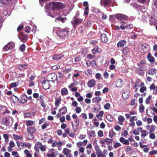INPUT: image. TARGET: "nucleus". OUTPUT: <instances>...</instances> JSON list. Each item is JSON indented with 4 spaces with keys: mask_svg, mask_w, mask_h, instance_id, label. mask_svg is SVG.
<instances>
[{
    "mask_svg": "<svg viewBox=\"0 0 157 157\" xmlns=\"http://www.w3.org/2000/svg\"><path fill=\"white\" fill-rule=\"evenodd\" d=\"M64 55L62 54L56 55L53 56L52 58L54 60H59L64 57Z\"/></svg>",
    "mask_w": 157,
    "mask_h": 157,
    "instance_id": "obj_20",
    "label": "nucleus"
},
{
    "mask_svg": "<svg viewBox=\"0 0 157 157\" xmlns=\"http://www.w3.org/2000/svg\"><path fill=\"white\" fill-rule=\"evenodd\" d=\"M123 85V82L121 79L117 80L116 83V86L117 87H120Z\"/></svg>",
    "mask_w": 157,
    "mask_h": 157,
    "instance_id": "obj_29",
    "label": "nucleus"
},
{
    "mask_svg": "<svg viewBox=\"0 0 157 157\" xmlns=\"http://www.w3.org/2000/svg\"><path fill=\"white\" fill-rule=\"evenodd\" d=\"M40 150L42 151H45L46 150V146L45 145H42L40 148Z\"/></svg>",
    "mask_w": 157,
    "mask_h": 157,
    "instance_id": "obj_63",
    "label": "nucleus"
},
{
    "mask_svg": "<svg viewBox=\"0 0 157 157\" xmlns=\"http://www.w3.org/2000/svg\"><path fill=\"white\" fill-rule=\"evenodd\" d=\"M113 141V140L112 139H105L102 140L101 141V144H104L106 143L108 145H109Z\"/></svg>",
    "mask_w": 157,
    "mask_h": 157,
    "instance_id": "obj_7",
    "label": "nucleus"
},
{
    "mask_svg": "<svg viewBox=\"0 0 157 157\" xmlns=\"http://www.w3.org/2000/svg\"><path fill=\"white\" fill-rule=\"evenodd\" d=\"M129 113V114H125V115L127 119H129L131 117V115L136 114L137 112L134 111H130Z\"/></svg>",
    "mask_w": 157,
    "mask_h": 157,
    "instance_id": "obj_30",
    "label": "nucleus"
},
{
    "mask_svg": "<svg viewBox=\"0 0 157 157\" xmlns=\"http://www.w3.org/2000/svg\"><path fill=\"white\" fill-rule=\"evenodd\" d=\"M42 85L43 88L45 90L48 89L50 86L49 82L47 80L44 81Z\"/></svg>",
    "mask_w": 157,
    "mask_h": 157,
    "instance_id": "obj_9",
    "label": "nucleus"
},
{
    "mask_svg": "<svg viewBox=\"0 0 157 157\" xmlns=\"http://www.w3.org/2000/svg\"><path fill=\"white\" fill-rule=\"evenodd\" d=\"M65 7V5L60 2H50L49 3L47 4L46 6V8L48 9L51 8L52 9V11L56 10L63 9Z\"/></svg>",
    "mask_w": 157,
    "mask_h": 157,
    "instance_id": "obj_2",
    "label": "nucleus"
},
{
    "mask_svg": "<svg viewBox=\"0 0 157 157\" xmlns=\"http://www.w3.org/2000/svg\"><path fill=\"white\" fill-rule=\"evenodd\" d=\"M137 1L140 3L143 4L146 3L147 4L149 2V0H137Z\"/></svg>",
    "mask_w": 157,
    "mask_h": 157,
    "instance_id": "obj_47",
    "label": "nucleus"
},
{
    "mask_svg": "<svg viewBox=\"0 0 157 157\" xmlns=\"http://www.w3.org/2000/svg\"><path fill=\"white\" fill-rule=\"evenodd\" d=\"M87 134L90 137H94L96 136V132L94 130H90L88 131Z\"/></svg>",
    "mask_w": 157,
    "mask_h": 157,
    "instance_id": "obj_18",
    "label": "nucleus"
},
{
    "mask_svg": "<svg viewBox=\"0 0 157 157\" xmlns=\"http://www.w3.org/2000/svg\"><path fill=\"white\" fill-rule=\"evenodd\" d=\"M99 48H98L97 47L93 49L92 52L93 54H95L96 52H98L99 51Z\"/></svg>",
    "mask_w": 157,
    "mask_h": 157,
    "instance_id": "obj_58",
    "label": "nucleus"
},
{
    "mask_svg": "<svg viewBox=\"0 0 157 157\" xmlns=\"http://www.w3.org/2000/svg\"><path fill=\"white\" fill-rule=\"evenodd\" d=\"M61 93L62 95H66L68 93V91L67 89L66 88H64L62 89Z\"/></svg>",
    "mask_w": 157,
    "mask_h": 157,
    "instance_id": "obj_35",
    "label": "nucleus"
},
{
    "mask_svg": "<svg viewBox=\"0 0 157 157\" xmlns=\"http://www.w3.org/2000/svg\"><path fill=\"white\" fill-rule=\"evenodd\" d=\"M21 99L20 101L21 103H25L28 99L27 96L25 95H23L21 96L20 97Z\"/></svg>",
    "mask_w": 157,
    "mask_h": 157,
    "instance_id": "obj_13",
    "label": "nucleus"
},
{
    "mask_svg": "<svg viewBox=\"0 0 157 157\" xmlns=\"http://www.w3.org/2000/svg\"><path fill=\"white\" fill-rule=\"evenodd\" d=\"M63 145V143L61 141L57 142L56 141H54L52 144V147H54L57 146H61Z\"/></svg>",
    "mask_w": 157,
    "mask_h": 157,
    "instance_id": "obj_12",
    "label": "nucleus"
},
{
    "mask_svg": "<svg viewBox=\"0 0 157 157\" xmlns=\"http://www.w3.org/2000/svg\"><path fill=\"white\" fill-rule=\"evenodd\" d=\"M96 84V82L95 80L91 79L87 83V85L90 88L94 87Z\"/></svg>",
    "mask_w": 157,
    "mask_h": 157,
    "instance_id": "obj_14",
    "label": "nucleus"
},
{
    "mask_svg": "<svg viewBox=\"0 0 157 157\" xmlns=\"http://www.w3.org/2000/svg\"><path fill=\"white\" fill-rule=\"evenodd\" d=\"M125 24H126V23H125L124 21H122L121 22V25L120 26V27L121 29L122 30H124L125 28H126L125 26L123 25H124Z\"/></svg>",
    "mask_w": 157,
    "mask_h": 157,
    "instance_id": "obj_55",
    "label": "nucleus"
},
{
    "mask_svg": "<svg viewBox=\"0 0 157 157\" xmlns=\"http://www.w3.org/2000/svg\"><path fill=\"white\" fill-rule=\"evenodd\" d=\"M76 145L78 148L82 147V146H83L82 142L80 141L76 143Z\"/></svg>",
    "mask_w": 157,
    "mask_h": 157,
    "instance_id": "obj_61",
    "label": "nucleus"
},
{
    "mask_svg": "<svg viewBox=\"0 0 157 157\" xmlns=\"http://www.w3.org/2000/svg\"><path fill=\"white\" fill-rule=\"evenodd\" d=\"M0 2L2 4H6L10 2H12V0H0Z\"/></svg>",
    "mask_w": 157,
    "mask_h": 157,
    "instance_id": "obj_48",
    "label": "nucleus"
},
{
    "mask_svg": "<svg viewBox=\"0 0 157 157\" xmlns=\"http://www.w3.org/2000/svg\"><path fill=\"white\" fill-rule=\"evenodd\" d=\"M42 145V144L40 142H37L36 143L35 146V150L36 151H39V148H40Z\"/></svg>",
    "mask_w": 157,
    "mask_h": 157,
    "instance_id": "obj_26",
    "label": "nucleus"
},
{
    "mask_svg": "<svg viewBox=\"0 0 157 157\" xmlns=\"http://www.w3.org/2000/svg\"><path fill=\"white\" fill-rule=\"evenodd\" d=\"M122 96L124 98L127 99L129 97V93L128 92H124L122 93Z\"/></svg>",
    "mask_w": 157,
    "mask_h": 157,
    "instance_id": "obj_37",
    "label": "nucleus"
},
{
    "mask_svg": "<svg viewBox=\"0 0 157 157\" xmlns=\"http://www.w3.org/2000/svg\"><path fill=\"white\" fill-rule=\"evenodd\" d=\"M126 44V42L124 40H121L117 44V46L118 47H123Z\"/></svg>",
    "mask_w": 157,
    "mask_h": 157,
    "instance_id": "obj_19",
    "label": "nucleus"
},
{
    "mask_svg": "<svg viewBox=\"0 0 157 157\" xmlns=\"http://www.w3.org/2000/svg\"><path fill=\"white\" fill-rule=\"evenodd\" d=\"M101 41L104 42L106 43L108 40V39L106 36V35L105 34H102L101 36Z\"/></svg>",
    "mask_w": 157,
    "mask_h": 157,
    "instance_id": "obj_27",
    "label": "nucleus"
},
{
    "mask_svg": "<svg viewBox=\"0 0 157 157\" xmlns=\"http://www.w3.org/2000/svg\"><path fill=\"white\" fill-rule=\"evenodd\" d=\"M57 78L56 74L55 73H51L48 75L47 76V80L49 81H54Z\"/></svg>",
    "mask_w": 157,
    "mask_h": 157,
    "instance_id": "obj_4",
    "label": "nucleus"
},
{
    "mask_svg": "<svg viewBox=\"0 0 157 157\" xmlns=\"http://www.w3.org/2000/svg\"><path fill=\"white\" fill-rule=\"evenodd\" d=\"M101 100V98L99 96L94 97L92 99L93 103H98L100 102Z\"/></svg>",
    "mask_w": 157,
    "mask_h": 157,
    "instance_id": "obj_15",
    "label": "nucleus"
},
{
    "mask_svg": "<svg viewBox=\"0 0 157 157\" xmlns=\"http://www.w3.org/2000/svg\"><path fill=\"white\" fill-rule=\"evenodd\" d=\"M17 147L20 149H23L24 148V143L21 142H17Z\"/></svg>",
    "mask_w": 157,
    "mask_h": 157,
    "instance_id": "obj_36",
    "label": "nucleus"
},
{
    "mask_svg": "<svg viewBox=\"0 0 157 157\" xmlns=\"http://www.w3.org/2000/svg\"><path fill=\"white\" fill-rule=\"evenodd\" d=\"M118 120L119 121L118 124L120 125H123L124 121L125 120L124 117L123 116L121 115L118 117Z\"/></svg>",
    "mask_w": 157,
    "mask_h": 157,
    "instance_id": "obj_22",
    "label": "nucleus"
},
{
    "mask_svg": "<svg viewBox=\"0 0 157 157\" xmlns=\"http://www.w3.org/2000/svg\"><path fill=\"white\" fill-rule=\"evenodd\" d=\"M18 85L17 82H14L10 84V87L12 88L16 87Z\"/></svg>",
    "mask_w": 157,
    "mask_h": 157,
    "instance_id": "obj_59",
    "label": "nucleus"
},
{
    "mask_svg": "<svg viewBox=\"0 0 157 157\" xmlns=\"http://www.w3.org/2000/svg\"><path fill=\"white\" fill-rule=\"evenodd\" d=\"M27 131L28 133L31 134L34 133L36 132L35 129L33 127L28 128Z\"/></svg>",
    "mask_w": 157,
    "mask_h": 157,
    "instance_id": "obj_23",
    "label": "nucleus"
},
{
    "mask_svg": "<svg viewBox=\"0 0 157 157\" xmlns=\"http://www.w3.org/2000/svg\"><path fill=\"white\" fill-rule=\"evenodd\" d=\"M98 135L99 137H102L103 136V132L102 130H99L98 132Z\"/></svg>",
    "mask_w": 157,
    "mask_h": 157,
    "instance_id": "obj_56",
    "label": "nucleus"
},
{
    "mask_svg": "<svg viewBox=\"0 0 157 157\" xmlns=\"http://www.w3.org/2000/svg\"><path fill=\"white\" fill-rule=\"evenodd\" d=\"M116 17L118 20H126L128 18V17L124 14L120 13L117 14L115 15Z\"/></svg>",
    "mask_w": 157,
    "mask_h": 157,
    "instance_id": "obj_5",
    "label": "nucleus"
},
{
    "mask_svg": "<svg viewBox=\"0 0 157 157\" xmlns=\"http://www.w3.org/2000/svg\"><path fill=\"white\" fill-rule=\"evenodd\" d=\"M34 124V122L33 121L29 120L26 121V125L28 126L32 125Z\"/></svg>",
    "mask_w": 157,
    "mask_h": 157,
    "instance_id": "obj_51",
    "label": "nucleus"
},
{
    "mask_svg": "<svg viewBox=\"0 0 157 157\" xmlns=\"http://www.w3.org/2000/svg\"><path fill=\"white\" fill-rule=\"evenodd\" d=\"M101 75L99 73H96L95 77L98 80H100L101 79Z\"/></svg>",
    "mask_w": 157,
    "mask_h": 157,
    "instance_id": "obj_57",
    "label": "nucleus"
},
{
    "mask_svg": "<svg viewBox=\"0 0 157 157\" xmlns=\"http://www.w3.org/2000/svg\"><path fill=\"white\" fill-rule=\"evenodd\" d=\"M104 114V112L102 111L99 112V113L96 115V117H98L100 119H101V117L103 116Z\"/></svg>",
    "mask_w": 157,
    "mask_h": 157,
    "instance_id": "obj_40",
    "label": "nucleus"
},
{
    "mask_svg": "<svg viewBox=\"0 0 157 157\" xmlns=\"http://www.w3.org/2000/svg\"><path fill=\"white\" fill-rule=\"evenodd\" d=\"M156 126L155 125H152L151 126V128L149 131V133H151L153 132L155 130Z\"/></svg>",
    "mask_w": 157,
    "mask_h": 157,
    "instance_id": "obj_46",
    "label": "nucleus"
},
{
    "mask_svg": "<svg viewBox=\"0 0 157 157\" xmlns=\"http://www.w3.org/2000/svg\"><path fill=\"white\" fill-rule=\"evenodd\" d=\"M67 112V109L65 106L62 107L59 110V113H60L61 114H62V115L66 113Z\"/></svg>",
    "mask_w": 157,
    "mask_h": 157,
    "instance_id": "obj_25",
    "label": "nucleus"
},
{
    "mask_svg": "<svg viewBox=\"0 0 157 157\" xmlns=\"http://www.w3.org/2000/svg\"><path fill=\"white\" fill-rule=\"evenodd\" d=\"M150 90H153V92L155 94H157V86L155 87L154 83L151 84L149 87Z\"/></svg>",
    "mask_w": 157,
    "mask_h": 157,
    "instance_id": "obj_21",
    "label": "nucleus"
},
{
    "mask_svg": "<svg viewBox=\"0 0 157 157\" xmlns=\"http://www.w3.org/2000/svg\"><path fill=\"white\" fill-rule=\"evenodd\" d=\"M145 108L142 104H140L139 106V111L140 113H143L144 111Z\"/></svg>",
    "mask_w": 157,
    "mask_h": 157,
    "instance_id": "obj_41",
    "label": "nucleus"
},
{
    "mask_svg": "<svg viewBox=\"0 0 157 157\" xmlns=\"http://www.w3.org/2000/svg\"><path fill=\"white\" fill-rule=\"evenodd\" d=\"M149 50V47L148 45L145 44L143 45L142 46L141 52L143 53H146Z\"/></svg>",
    "mask_w": 157,
    "mask_h": 157,
    "instance_id": "obj_8",
    "label": "nucleus"
},
{
    "mask_svg": "<svg viewBox=\"0 0 157 157\" xmlns=\"http://www.w3.org/2000/svg\"><path fill=\"white\" fill-rule=\"evenodd\" d=\"M95 150L96 151V154L97 156H100L103 155L102 151L100 149V148L98 146L95 147Z\"/></svg>",
    "mask_w": 157,
    "mask_h": 157,
    "instance_id": "obj_28",
    "label": "nucleus"
},
{
    "mask_svg": "<svg viewBox=\"0 0 157 157\" xmlns=\"http://www.w3.org/2000/svg\"><path fill=\"white\" fill-rule=\"evenodd\" d=\"M14 46V44L13 42H10L8 43L6 45L4 46L3 49H7V47L9 48L10 49H13Z\"/></svg>",
    "mask_w": 157,
    "mask_h": 157,
    "instance_id": "obj_16",
    "label": "nucleus"
},
{
    "mask_svg": "<svg viewBox=\"0 0 157 157\" xmlns=\"http://www.w3.org/2000/svg\"><path fill=\"white\" fill-rule=\"evenodd\" d=\"M69 29L65 28L64 29H61L59 27H55L53 29V32L56 33L57 36L61 39L64 38L68 34Z\"/></svg>",
    "mask_w": 157,
    "mask_h": 157,
    "instance_id": "obj_1",
    "label": "nucleus"
},
{
    "mask_svg": "<svg viewBox=\"0 0 157 157\" xmlns=\"http://www.w3.org/2000/svg\"><path fill=\"white\" fill-rule=\"evenodd\" d=\"M83 19L80 18H74L72 21L71 23L75 27L80 24L82 21Z\"/></svg>",
    "mask_w": 157,
    "mask_h": 157,
    "instance_id": "obj_3",
    "label": "nucleus"
},
{
    "mask_svg": "<svg viewBox=\"0 0 157 157\" xmlns=\"http://www.w3.org/2000/svg\"><path fill=\"white\" fill-rule=\"evenodd\" d=\"M111 3V0H101L100 4L105 7L108 6Z\"/></svg>",
    "mask_w": 157,
    "mask_h": 157,
    "instance_id": "obj_6",
    "label": "nucleus"
},
{
    "mask_svg": "<svg viewBox=\"0 0 157 157\" xmlns=\"http://www.w3.org/2000/svg\"><path fill=\"white\" fill-rule=\"evenodd\" d=\"M67 19L66 17L62 18L60 16H59L55 18V21H56L57 20L59 21H61L62 23H64L67 21Z\"/></svg>",
    "mask_w": 157,
    "mask_h": 157,
    "instance_id": "obj_24",
    "label": "nucleus"
},
{
    "mask_svg": "<svg viewBox=\"0 0 157 157\" xmlns=\"http://www.w3.org/2000/svg\"><path fill=\"white\" fill-rule=\"evenodd\" d=\"M63 152L64 154L65 155L67 153H71V150H70L69 149L66 148H64L63 150Z\"/></svg>",
    "mask_w": 157,
    "mask_h": 157,
    "instance_id": "obj_42",
    "label": "nucleus"
},
{
    "mask_svg": "<svg viewBox=\"0 0 157 157\" xmlns=\"http://www.w3.org/2000/svg\"><path fill=\"white\" fill-rule=\"evenodd\" d=\"M24 148L25 147L30 148L31 147L30 144L29 143H24Z\"/></svg>",
    "mask_w": 157,
    "mask_h": 157,
    "instance_id": "obj_62",
    "label": "nucleus"
},
{
    "mask_svg": "<svg viewBox=\"0 0 157 157\" xmlns=\"http://www.w3.org/2000/svg\"><path fill=\"white\" fill-rule=\"evenodd\" d=\"M116 133L113 130H111L109 132V136L110 138H112L113 136H115Z\"/></svg>",
    "mask_w": 157,
    "mask_h": 157,
    "instance_id": "obj_44",
    "label": "nucleus"
},
{
    "mask_svg": "<svg viewBox=\"0 0 157 157\" xmlns=\"http://www.w3.org/2000/svg\"><path fill=\"white\" fill-rule=\"evenodd\" d=\"M146 87L145 86H143L141 87L140 90V91L141 93H143L146 90Z\"/></svg>",
    "mask_w": 157,
    "mask_h": 157,
    "instance_id": "obj_64",
    "label": "nucleus"
},
{
    "mask_svg": "<svg viewBox=\"0 0 157 157\" xmlns=\"http://www.w3.org/2000/svg\"><path fill=\"white\" fill-rule=\"evenodd\" d=\"M130 121H137L138 119L137 117L134 116L132 117H130L129 119Z\"/></svg>",
    "mask_w": 157,
    "mask_h": 157,
    "instance_id": "obj_38",
    "label": "nucleus"
},
{
    "mask_svg": "<svg viewBox=\"0 0 157 157\" xmlns=\"http://www.w3.org/2000/svg\"><path fill=\"white\" fill-rule=\"evenodd\" d=\"M152 97L151 95H149L146 99L145 103L147 104H148L150 103V101L152 99Z\"/></svg>",
    "mask_w": 157,
    "mask_h": 157,
    "instance_id": "obj_39",
    "label": "nucleus"
},
{
    "mask_svg": "<svg viewBox=\"0 0 157 157\" xmlns=\"http://www.w3.org/2000/svg\"><path fill=\"white\" fill-rule=\"evenodd\" d=\"M77 82H73L71 83L70 85L68 86V88L71 89L73 88L75 86H77Z\"/></svg>",
    "mask_w": 157,
    "mask_h": 157,
    "instance_id": "obj_45",
    "label": "nucleus"
},
{
    "mask_svg": "<svg viewBox=\"0 0 157 157\" xmlns=\"http://www.w3.org/2000/svg\"><path fill=\"white\" fill-rule=\"evenodd\" d=\"M61 101V99L60 98H57L56 99V101L55 102V105L56 106L58 107L59 105V103Z\"/></svg>",
    "mask_w": 157,
    "mask_h": 157,
    "instance_id": "obj_49",
    "label": "nucleus"
},
{
    "mask_svg": "<svg viewBox=\"0 0 157 157\" xmlns=\"http://www.w3.org/2000/svg\"><path fill=\"white\" fill-rule=\"evenodd\" d=\"M121 144L119 143L116 142L113 145V147L115 148H117L121 146Z\"/></svg>",
    "mask_w": 157,
    "mask_h": 157,
    "instance_id": "obj_52",
    "label": "nucleus"
},
{
    "mask_svg": "<svg viewBox=\"0 0 157 157\" xmlns=\"http://www.w3.org/2000/svg\"><path fill=\"white\" fill-rule=\"evenodd\" d=\"M149 132L145 130H143L141 132V136L142 137L144 138L147 136Z\"/></svg>",
    "mask_w": 157,
    "mask_h": 157,
    "instance_id": "obj_33",
    "label": "nucleus"
},
{
    "mask_svg": "<svg viewBox=\"0 0 157 157\" xmlns=\"http://www.w3.org/2000/svg\"><path fill=\"white\" fill-rule=\"evenodd\" d=\"M149 137L152 139H154L155 138L156 136L155 134L153 133H149Z\"/></svg>",
    "mask_w": 157,
    "mask_h": 157,
    "instance_id": "obj_54",
    "label": "nucleus"
},
{
    "mask_svg": "<svg viewBox=\"0 0 157 157\" xmlns=\"http://www.w3.org/2000/svg\"><path fill=\"white\" fill-rule=\"evenodd\" d=\"M25 117H30L32 116V114L30 112L26 113L24 114Z\"/></svg>",
    "mask_w": 157,
    "mask_h": 157,
    "instance_id": "obj_60",
    "label": "nucleus"
},
{
    "mask_svg": "<svg viewBox=\"0 0 157 157\" xmlns=\"http://www.w3.org/2000/svg\"><path fill=\"white\" fill-rule=\"evenodd\" d=\"M27 67L26 65L22 64L19 65L18 66V68L20 70H24L26 69Z\"/></svg>",
    "mask_w": 157,
    "mask_h": 157,
    "instance_id": "obj_32",
    "label": "nucleus"
},
{
    "mask_svg": "<svg viewBox=\"0 0 157 157\" xmlns=\"http://www.w3.org/2000/svg\"><path fill=\"white\" fill-rule=\"evenodd\" d=\"M13 136L14 139L15 140H23V138L21 136H19L15 134H13Z\"/></svg>",
    "mask_w": 157,
    "mask_h": 157,
    "instance_id": "obj_34",
    "label": "nucleus"
},
{
    "mask_svg": "<svg viewBox=\"0 0 157 157\" xmlns=\"http://www.w3.org/2000/svg\"><path fill=\"white\" fill-rule=\"evenodd\" d=\"M11 154L14 157H20L17 151H13L12 152Z\"/></svg>",
    "mask_w": 157,
    "mask_h": 157,
    "instance_id": "obj_50",
    "label": "nucleus"
},
{
    "mask_svg": "<svg viewBox=\"0 0 157 157\" xmlns=\"http://www.w3.org/2000/svg\"><path fill=\"white\" fill-rule=\"evenodd\" d=\"M157 73V70L155 68H152L149 70L148 72V73L150 75H154Z\"/></svg>",
    "mask_w": 157,
    "mask_h": 157,
    "instance_id": "obj_17",
    "label": "nucleus"
},
{
    "mask_svg": "<svg viewBox=\"0 0 157 157\" xmlns=\"http://www.w3.org/2000/svg\"><path fill=\"white\" fill-rule=\"evenodd\" d=\"M129 49L128 48H124L122 51L123 53L125 55H126L127 54V53L129 52Z\"/></svg>",
    "mask_w": 157,
    "mask_h": 157,
    "instance_id": "obj_43",
    "label": "nucleus"
},
{
    "mask_svg": "<svg viewBox=\"0 0 157 157\" xmlns=\"http://www.w3.org/2000/svg\"><path fill=\"white\" fill-rule=\"evenodd\" d=\"M119 141L123 144L128 145L129 144V141L128 140H125V139L123 137H121L119 139Z\"/></svg>",
    "mask_w": 157,
    "mask_h": 157,
    "instance_id": "obj_11",
    "label": "nucleus"
},
{
    "mask_svg": "<svg viewBox=\"0 0 157 157\" xmlns=\"http://www.w3.org/2000/svg\"><path fill=\"white\" fill-rule=\"evenodd\" d=\"M52 11V9L51 11L50 12H47V14L48 15L51 17H54L57 16L59 14L57 13V12H55V10Z\"/></svg>",
    "mask_w": 157,
    "mask_h": 157,
    "instance_id": "obj_10",
    "label": "nucleus"
},
{
    "mask_svg": "<svg viewBox=\"0 0 157 157\" xmlns=\"http://www.w3.org/2000/svg\"><path fill=\"white\" fill-rule=\"evenodd\" d=\"M110 107V104L109 103H107L104 106V109L106 110H109Z\"/></svg>",
    "mask_w": 157,
    "mask_h": 157,
    "instance_id": "obj_53",
    "label": "nucleus"
},
{
    "mask_svg": "<svg viewBox=\"0 0 157 157\" xmlns=\"http://www.w3.org/2000/svg\"><path fill=\"white\" fill-rule=\"evenodd\" d=\"M147 58L149 61L151 63H153L155 62V59L154 57L152 56L151 53H149L147 56Z\"/></svg>",
    "mask_w": 157,
    "mask_h": 157,
    "instance_id": "obj_31",
    "label": "nucleus"
}]
</instances>
